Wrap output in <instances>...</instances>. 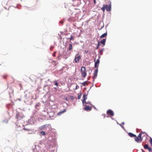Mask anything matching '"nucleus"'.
<instances>
[{
    "mask_svg": "<svg viewBox=\"0 0 152 152\" xmlns=\"http://www.w3.org/2000/svg\"><path fill=\"white\" fill-rule=\"evenodd\" d=\"M142 134L145 135V134L143 132H141L137 137L136 136V137H135L134 140L136 142L140 143L142 142L143 138V137H142Z\"/></svg>",
    "mask_w": 152,
    "mask_h": 152,
    "instance_id": "1",
    "label": "nucleus"
},
{
    "mask_svg": "<svg viewBox=\"0 0 152 152\" xmlns=\"http://www.w3.org/2000/svg\"><path fill=\"white\" fill-rule=\"evenodd\" d=\"M81 72L82 76L84 78L86 76L87 73L86 72V68L85 67H82L81 70Z\"/></svg>",
    "mask_w": 152,
    "mask_h": 152,
    "instance_id": "2",
    "label": "nucleus"
},
{
    "mask_svg": "<svg viewBox=\"0 0 152 152\" xmlns=\"http://www.w3.org/2000/svg\"><path fill=\"white\" fill-rule=\"evenodd\" d=\"M81 58V56L79 55H76L75 56V63H78L79 62Z\"/></svg>",
    "mask_w": 152,
    "mask_h": 152,
    "instance_id": "3",
    "label": "nucleus"
},
{
    "mask_svg": "<svg viewBox=\"0 0 152 152\" xmlns=\"http://www.w3.org/2000/svg\"><path fill=\"white\" fill-rule=\"evenodd\" d=\"M85 107L83 108V109L86 111H91L92 109V107L89 106L85 105Z\"/></svg>",
    "mask_w": 152,
    "mask_h": 152,
    "instance_id": "4",
    "label": "nucleus"
},
{
    "mask_svg": "<svg viewBox=\"0 0 152 152\" xmlns=\"http://www.w3.org/2000/svg\"><path fill=\"white\" fill-rule=\"evenodd\" d=\"M98 69L96 70H95L94 72V76L93 77L94 80L97 77V72H98Z\"/></svg>",
    "mask_w": 152,
    "mask_h": 152,
    "instance_id": "5",
    "label": "nucleus"
},
{
    "mask_svg": "<svg viewBox=\"0 0 152 152\" xmlns=\"http://www.w3.org/2000/svg\"><path fill=\"white\" fill-rule=\"evenodd\" d=\"M107 113L111 116H113L114 114L113 112L111 110H108L107 111Z\"/></svg>",
    "mask_w": 152,
    "mask_h": 152,
    "instance_id": "6",
    "label": "nucleus"
},
{
    "mask_svg": "<svg viewBox=\"0 0 152 152\" xmlns=\"http://www.w3.org/2000/svg\"><path fill=\"white\" fill-rule=\"evenodd\" d=\"M48 125H49L48 124V125L47 124L44 125L42 126H41L40 127V129L41 130H42V129L45 130V129H46V128L48 127Z\"/></svg>",
    "mask_w": 152,
    "mask_h": 152,
    "instance_id": "7",
    "label": "nucleus"
},
{
    "mask_svg": "<svg viewBox=\"0 0 152 152\" xmlns=\"http://www.w3.org/2000/svg\"><path fill=\"white\" fill-rule=\"evenodd\" d=\"M99 63V59H98L96 60V61L95 62V67L96 68H97L98 67V64Z\"/></svg>",
    "mask_w": 152,
    "mask_h": 152,
    "instance_id": "8",
    "label": "nucleus"
},
{
    "mask_svg": "<svg viewBox=\"0 0 152 152\" xmlns=\"http://www.w3.org/2000/svg\"><path fill=\"white\" fill-rule=\"evenodd\" d=\"M105 9L107 11H110L111 10V6L107 5H105Z\"/></svg>",
    "mask_w": 152,
    "mask_h": 152,
    "instance_id": "9",
    "label": "nucleus"
},
{
    "mask_svg": "<svg viewBox=\"0 0 152 152\" xmlns=\"http://www.w3.org/2000/svg\"><path fill=\"white\" fill-rule=\"evenodd\" d=\"M106 42V39H103L102 40H101L100 41V43L102 45H105V43Z\"/></svg>",
    "mask_w": 152,
    "mask_h": 152,
    "instance_id": "10",
    "label": "nucleus"
},
{
    "mask_svg": "<svg viewBox=\"0 0 152 152\" xmlns=\"http://www.w3.org/2000/svg\"><path fill=\"white\" fill-rule=\"evenodd\" d=\"M128 135L131 137H136V135L131 133H129Z\"/></svg>",
    "mask_w": 152,
    "mask_h": 152,
    "instance_id": "11",
    "label": "nucleus"
},
{
    "mask_svg": "<svg viewBox=\"0 0 152 152\" xmlns=\"http://www.w3.org/2000/svg\"><path fill=\"white\" fill-rule=\"evenodd\" d=\"M66 111L65 109H64L63 111H60L58 113V115H61V114L65 112Z\"/></svg>",
    "mask_w": 152,
    "mask_h": 152,
    "instance_id": "12",
    "label": "nucleus"
},
{
    "mask_svg": "<svg viewBox=\"0 0 152 152\" xmlns=\"http://www.w3.org/2000/svg\"><path fill=\"white\" fill-rule=\"evenodd\" d=\"M107 35V33H104L101 35L100 37V38H102L106 37Z\"/></svg>",
    "mask_w": 152,
    "mask_h": 152,
    "instance_id": "13",
    "label": "nucleus"
},
{
    "mask_svg": "<svg viewBox=\"0 0 152 152\" xmlns=\"http://www.w3.org/2000/svg\"><path fill=\"white\" fill-rule=\"evenodd\" d=\"M72 49V44H69V50H71Z\"/></svg>",
    "mask_w": 152,
    "mask_h": 152,
    "instance_id": "14",
    "label": "nucleus"
},
{
    "mask_svg": "<svg viewBox=\"0 0 152 152\" xmlns=\"http://www.w3.org/2000/svg\"><path fill=\"white\" fill-rule=\"evenodd\" d=\"M87 95L85 93L84 94L83 96V98L84 99L86 100L87 99Z\"/></svg>",
    "mask_w": 152,
    "mask_h": 152,
    "instance_id": "15",
    "label": "nucleus"
},
{
    "mask_svg": "<svg viewBox=\"0 0 152 152\" xmlns=\"http://www.w3.org/2000/svg\"><path fill=\"white\" fill-rule=\"evenodd\" d=\"M144 148L145 149H148L150 147H149L147 144H145L144 145Z\"/></svg>",
    "mask_w": 152,
    "mask_h": 152,
    "instance_id": "16",
    "label": "nucleus"
},
{
    "mask_svg": "<svg viewBox=\"0 0 152 152\" xmlns=\"http://www.w3.org/2000/svg\"><path fill=\"white\" fill-rule=\"evenodd\" d=\"M105 5H104L103 7L101 8L102 10L104 12L105 11Z\"/></svg>",
    "mask_w": 152,
    "mask_h": 152,
    "instance_id": "17",
    "label": "nucleus"
},
{
    "mask_svg": "<svg viewBox=\"0 0 152 152\" xmlns=\"http://www.w3.org/2000/svg\"><path fill=\"white\" fill-rule=\"evenodd\" d=\"M41 134L43 135H46L45 132L44 131H42L40 132Z\"/></svg>",
    "mask_w": 152,
    "mask_h": 152,
    "instance_id": "18",
    "label": "nucleus"
},
{
    "mask_svg": "<svg viewBox=\"0 0 152 152\" xmlns=\"http://www.w3.org/2000/svg\"><path fill=\"white\" fill-rule=\"evenodd\" d=\"M79 94H78V99H80L81 97V94H80V95H79Z\"/></svg>",
    "mask_w": 152,
    "mask_h": 152,
    "instance_id": "19",
    "label": "nucleus"
},
{
    "mask_svg": "<svg viewBox=\"0 0 152 152\" xmlns=\"http://www.w3.org/2000/svg\"><path fill=\"white\" fill-rule=\"evenodd\" d=\"M150 143L151 144V146H152V139L151 138H150V140L149 141Z\"/></svg>",
    "mask_w": 152,
    "mask_h": 152,
    "instance_id": "20",
    "label": "nucleus"
},
{
    "mask_svg": "<svg viewBox=\"0 0 152 152\" xmlns=\"http://www.w3.org/2000/svg\"><path fill=\"white\" fill-rule=\"evenodd\" d=\"M99 46H100L99 42L98 43V44L97 46L96 49H98L99 48Z\"/></svg>",
    "mask_w": 152,
    "mask_h": 152,
    "instance_id": "21",
    "label": "nucleus"
},
{
    "mask_svg": "<svg viewBox=\"0 0 152 152\" xmlns=\"http://www.w3.org/2000/svg\"><path fill=\"white\" fill-rule=\"evenodd\" d=\"M24 129L25 130H26V131H30V130L29 129H27L26 128H24Z\"/></svg>",
    "mask_w": 152,
    "mask_h": 152,
    "instance_id": "22",
    "label": "nucleus"
},
{
    "mask_svg": "<svg viewBox=\"0 0 152 152\" xmlns=\"http://www.w3.org/2000/svg\"><path fill=\"white\" fill-rule=\"evenodd\" d=\"M149 151V152H152V149L151 148V147H150L148 149Z\"/></svg>",
    "mask_w": 152,
    "mask_h": 152,
    "instance_id": "23",
    "label": "nucleus"
},
{
    "mask_svg": "<svg viewBox=\"0 0 152 152\" xmlns=\"http://www.w3.org/2000/svg\"><path fill=\"white\" fill-rule=\"evenodd\" d=\"M104 48L101 49V50L100 51V53L101 54H102V52H103V51H104Z\"/></svg>",
    "mask_w": 152,
    "mask_h": 152,
    "instance_id": "24",
    "label": "nucleus"
},
{
    "mask_svg": "<svg viewBox=\"0 0 152 152\" xmlns=\"http://www.w3.org/2000/svg\"><path fill=\"white\" fill-rule=\"evenodd\" d=\"M86 82H84L82 83V84L83 85V86H85L86 85Z\"/></svg>",
    "mask_w": 152,
    "mask_h": 152,
    "instance_id": "25",
    "label": "nucleus"
},
{
    "mask_svg": "<svg viewBox=\"0 0 152 152\" xmlns=\"http://www.w3.org/2000/svg\"><path fill=\"white\" fill-rule=\"evenodd\" d=\"M73 39V37L71 35L69 38V39L70 40H71Z\"/></svg>",
    "mask_w": 152,
    "mask_h": 152,
    "instance_id": "26",
    "label": "nucleus"
},
{
    "mask_svg": "<svg viewBox=\"0 0 152 152\" xmlns=\"http://www.w3.org/2000/svg\"><path fill=\"white\" fill-rule=\"evenodd\" d=\"M3 77L4 78H6L7 77V75H4Z\"/></svg>",
    "mask_w": 152,
    "mask_h": 152,
    "instance_id": "27",
    "label": "nucleus"
},
{
    "mask_svg": "<svg viewBox=\"0 0 152 152\" xmlns=\"http://www.w3.org/2000/svg\"><path fill=\"white\" fill-rule=\"evenodd\" d=\"M86 100H85V99H83L82 101V102L83 103V104L84 103H86Z\"/></svg>",
    "mask_w": 152,
    "mask_h": 152,
    "instance_id": "28",
    "label": "nucleus"
},
{
    "mask_svg": "<svg viewBox=\"0 0 152 152\" xmlns=\"http://www.w3.org/2000/svg\"><path fill=\"white\" fill-rule=\"evenodd\" d=\"M55 85L56 86H58V83L57 82H56L55 83Z\"/></svg>",
    "mask_w": 152,
    "mask_h": 152,
    "instance_id": "29",
    "label": "nucleus"
},
{
    "mask_svg": "<svg viewBox=\"0 0 152 152\" xmlns=\"http://www.w3.org/2000/svg\"><path fill=\"white\" fill-rule=\"evenodd\" d=\"M86 104H90L91 105V103L89 102H86V103H85Z\"/></svg>",
    "mask_w": 152,
    "mask_h": 152,
    "instance_id": "30",
    "label": "nucleus"
},
{
    "mask_svg": "<svg viewBox=\"0 0 152 152\" xmlns=\"http://www.w3.org/2000/svg\"><path fill=\"white\" fill-rule=\"evenodd\" d=\"M145 134V135L142 134V137H143L145 136V135L146 134L144 132H143Z\"/></svg>",
    "mask_w": 152,
    "mask_h": 152,
    "instance_id": "31",
    "label": "nucleus"
},
{
    "mask_svg": "<svg viewBox=\"0 0 152 152\" xmlns=\"http://www.w3.org/2000/svg\"><path fill=\"white\" fill-rule=\"evenodd\" d=\"M53 56H56L55 53H53Z\"/></svg>",
    "mask_w": 152,
    "mask_h": 152,
    "instance_id": "32",
    "label": "nucleus"
},
{
    "mask_svg": "<svg viewBox=\"0 0 152 152\" xmlns=\"http://www.w3.org/2000/svg\"><path fill=\"white\" fill-rule=\"evenodd\" d=\"M124 122H122L121 124V125H124Z\"/></svg>",
    "mask_w": 152,
    "mask_h": 152,
    "instance_id": "33",
    "label": "nucleus"
},
{
    "mask_svg": "<svg viewBox=\"0 0 152 152\" xmlns=\"http://www.w3.org/2000/svg\"><path fill=\"white\" fill-rule=\"evenodd\" d=\"M85 52L86 53H88V50H86L85 51Z\"/></svg>",
    "mask_w": 152,
    "mask_h": 152,
    "instance_id": "34",
    "label": "nucleus"
},
{
    "mask_svg": "<svg viewBox=\"0 0 152 152\" xmlns=\"http://www.w3.org/2000/svg\"><path fill=\"white\" fill-rule=\"evenodd\" d=\"M77 87H78V86L77 85V86H76V88H75V89H77Z\"/></svg>",
    "mask_w": 152,
    "mask_h": 152,
    "instance_id": "35",
    "label": "nucleus"
},
{
    "mask_svg": "<svg viewBox=\"0 0 152 152\" xmlns=\"http://www.w3.org/2000/svg\"><path fill=\"white\" fill-rule=\"evenodd\" d=\"M94 2L95 4L96 3V0H94Z\"/></svg>",
    "mask_w": 152,
    "mask_h": 152,
    "instance_id": "36",
    "label": "nucleus"
},
{
    "mask_svg": "<svg viewBox=\"0 0 152 152\" xmlns=\"http://www.w3.org/2000/svg\"><path fill=\"white\" fill-rule=\"evenodd\" d=\"M75 0H72V1H75Z\"/></svg>",
    "mask_w": 152,
    "mask_h": 152,
    "instance_id": "37",
    "label": "nucleus"
}]
</instances>
